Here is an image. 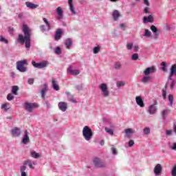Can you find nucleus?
Returning <instances> with one entry per match:
<instances>
[{"label": "nucleus", "mask_w": 176, "mask_h": 176, "mask_svg": "<svg viewBox=\"0 0 176 176\" xmlns=\"http://www.w3.org/2000/svg\"><path fill=\"white\" fill-rule=\"evenodd\" d=\"M143 13H145L146 14H149L151 12L149 11V6H146L143 10Z\"/></svg>", "instance_id": "44"}, {"label": "nucleus", "mask_w": 176, "mask_h": 176, "mask_svg": "<svg viewBox=\"0 0 176 176\" xmlns=\"http://www.w3.org/2000/svg\"><path fill=\"white\" fill-rule=\"evenodd\" d=\"M140 50V47L138 45H135L133 47V51L134 52H138Z\"/></svg>", "instance_id": "62"}, {"label": "nucleus", "mask_w": 176, "mask_h": 176, "mask_svg": "<svg viewBox=\"0 0 176 176\" xmlns=\"http://www.w3.org/2000/svg\"><path fill=\"white\" fill-rule=\"evenodd\" d=\"M82 135L86 141H90L93 138V131L89 126H84L82 129Z\"/></svg>", "instance_id": "3"}, {"label": "nucleus", "mask_w": 176, "mask_h": 176, "mask_svg": "<svg viewBox=\"0 0 176 176\" xmlns=\"http://www.w3.org/2000/svg\"><path fill=\"white\" fill-rule=\"evenodd\" d=\"M143 23L147 24V23H153V16L152 15H148V16H144Z\"/></svg>", "instance_id": "21"}, {"label": "nucleus", "mask_w": 176, "mask_h": 176, "mask_svg": "<svg viewBox=\"0 0 176 176\" xmlns=\"http://www.w3.org/2000/svg\"><path fill=\"white\" fill-rule=\"evenodd\" d=\"M113 155H118V152L116 151V148L115 147L111 148Z\"/></svg>", "instance_id": "58"}, {"label": "nucleus", "mask_w": 176, "mask_h": 176, "mask_svg": "<svg viewBox=\"0 0 176 176\" xmlns=\"http://www.w3.org/2000/svg\"><path fill=\"white\" fill-rule=\"evenodd\" d=\"M1 109H4V111H8V109H9V108H8V104L5 103L2 104Z\"/></svg>", "instance_id": "54"}, {"label": "nucleus", "mask_w": 176, "mask_h": 176, "mask_svg": "<svg viewBox=\"0 0 176 176\" xmlns=\"http://www.w3.org/2000/svg\"><path fill=\"white\" fill-rule=\"evenodd\" d=\"M25 170H27V166H25V164L21 166V168H20L21 173H25Z\"/></svg>", "instance_id": "50"}, {"label": "nucleus", "mask_w": 176, "mask_h": 176, "mask_svg": "<svg viewBox=\"0 0 176 176\" xmlns=\"http://www.w3.org/2000/svg\"><path fill=\"white\" fill-rule=\"evenodd\" d=\"M126 49L128 50H131L133 49V43H128L126 44Z\"/></svg>", "instance_id": "51"}, {"label": "nucleus", "mask_w": 176, "mask_h": 176, "mask_svg": "<svg viewBox=\"0 0 176 176\" xmlns=\"http://www.w3.org/2000/svg\"><path fill=\"white\" fill-rule=\"evenodd\" d=\"M0 42H3L6 44L9 43V41L6 40L3 36H0Z\"/></svg>", "instance_id": "48"}, {"label": "nucleus", "mask_w": 176, "mask_h": 176, "mask_svg": "<svg viewBox=\"0 0 176 176\" xmlns=\"http://www.w3.org/2000/svg\"><path fill=\"white\" fill-rule=\"evenodd\" d=\"M93 163L95 167H105V164L101 161L99 158H94Z\"/></svg>", "instance_id": "10"}, {"label": "nucleus", "mask_w": 176, "mask_h": 176, "mask_svg": "<svg viewBox=\"0 0 176 176\" xmlns=\"http://www.w3.org/2000/svg\"><path fill=\"white\" fill-rule=\"evenodd\" d=\"M106 133H108V134H110V135H113V130L108 128V127H106L104 129Z\"/></svg>", "instance_id": "39"}, {"label": "nucleus", "mask_w": 176, "mask_h": 176, "mask_svg": "<svg viewBox=\"0 0 176 176\" xmlns=\"http://www.w3.org/2000/svg\"><path fill=\"white\" fill-rule=\"evenodd\" d=\"M17 91H19V87L12 86V93L14 94V96H17Z\"/></svg>", "instance_id": "34"}, {"label": "nucleus", "mask_w": 176, "mask_h": 176, "mask_svg": "<svg viewBox=\"0 0 176 176\" xmlns=\"http://www.w3.org/2000/svg\"><path fill=\"white\" fill-rule=\"evenodd\" d=\"M28 83H29V85H33L34 84V79L33 78H30L28 80Z\"/></svg>", "instance_id": "61"}, {"label": "nucleus", "mask_w": 176, "mask_h": 176, "mask_svg": "<svg viewBox=\"0 0 176 176\" xmlns=\"http://www.w3.org/2000/svg\"><path fill=\"white\" fill-rule=\"evenodd\" d=\"M58 107L62 112H65L68 108V104L65 102H60L58 104Z\"/></svg>", "instance_id": "17"}, {"label": "nucleus", "mask_w": 176, "mask_h": 176, "mask_svg": "<svg viewBox=\"0 0 176 176\" xmlns=\"http://www.w3.org/2000/svg\"><path fill=\"white\" fill-rule=\"evenodd\" d=\"M124 133L128 138H130V134H134L135 131L133 130L131 128H129L125 129Z\"/></svg>", "instance_id": "28"}, {"label": "nucleus", "mask_w": 176, "mask_h": 176, "mask_svg": "<svg viewBox=\"0 0 176 176\" xmlns=\"http://www.w3.org/2000/svg\"><path fill=\"white\" fill-rule=\"evenodd\" d=\"M21 176H28L25 172H21Z\"/></svg>", "instance_id": "64"}, {"label": "nucleus", "mask_w": 176, "mask_h": 176, "mask_svg": "<svg viewBox=\"0 0 176 176\" xmlns=\"http://www.w3.org/2000/svg\"><path fill=\"white\" fill-rule=\"evenodd\" d=\"M144 5H146V6H150L149 1L148 0H143Z\"/></svg>", "instance_id": "57"}, {"label": "nucleus", "mask_w": 176, "mask_h": 176, "mask_svg": "<svg viewBox=\"0 0 176 176\" xmlns=\"http://www.w3.org/2000/svg\"><path fill=\"white\" fill-rule=\"evenodd\" d=\"M30 142V132L25 130L22 138V144L27 145Z\"/></svg>", "instance_id": "8"}, {"label": "nucleus", "mask_w": 176, "mask_h": 176, "mask_svg": "<svg viewBox=\"0 0 176 176\" xmlns=\"http://www.w3.org/2000/svg\"><path fill=\"white\" fill-rule=\"evenodd\" d=\"M30 156H32L34 159H39V157H41L39 153H36V151L34 150L30 151Z\"/></svg>", "instance_id": "29"}, {"label": "nucleus", "mask_w": 176, "mask_h": 176, "mask_svg": "<svg viewBox=\"0 0 176 176\" xmlns=\"http://www.w3.org/2000/svg\"><path fill=\"white\" fill-rule=\"evenodd\" d=\"M143 133L145 134V135H148V134H151V129L149 127H146L143 129Z\"/></svg>", "instance_id": "37"}, {"label": "nucleus", "mask_w": 176, "mask_h": 176, "mask_svg": "<svg viewBox=\"0 0 176 176\" xmlns=\"http://www.w3.org/2000/svg\"><path fill=\"white\" fill-rule=\"evenodd\" d=\"M151 31H153V32H154L155 33V39H157V38H159V34H157V28H156V26H155V25H151Z\"/></svg>", "instance_id": "30"}, {"label": "nucleus", "mask_w": 176, "mask_h": 176, "mask_svg": "<svg viewBox=\"0 0 176 176\" xmlns=\"http://www.w3.org/2000/svg\"><path fill=\"white\" fill-rule=\"evenodd\" d=\"M126 85V82L124 81H118L117 82V87L118 89H120V87L125 86Z\"/></svg>", "instance_id": "35"}, {"label": "nucleus", "mask_w": 176, "mask_h": 176, "mask_svg": "<svg viewBox=\"0 0 176 176\" xmlns=\"http://www.w3.org/2000/svg\"><path fill=\"white\" fill-rule=\"evenodd\" d=\"M75 89H76V90H78V91H80L83 90V87L82 85H76L75 87Z\"/></svg>", "instance_id": "53"}, {"label": "nucleus", "mask_w": 176, "mask_h": 176, "mask_svg": "<svg viewBox=\"0 0 176 176\" xmlns=\"http://www.w3.org/2000/svg\"><path fill=\"white\" fill-rule=\"evenodd\" d=\"M45 104H46L47 108L51 107L50 102H49V101H45Z\"/></svg>", "instance_id": "63"}, {"label": "nucleus", "mask_w": 176, "mask_h": 176, "mask_svg": "<svg viewBox=\"0 0 176 176\" xmlns=\"http://www.w3.org/2000/svg\"><path fill=\"white\" fill-rule=\"evenodd\" d=\"M65 45L66 46V49H71V46H72V38H67L65 41Z\"/></svg>", "instance_id": "25"}, {"label": "nucleus", "mask_w": 176, "mask_h": 176, "mask_svg": "<svg viewBox=\"0 0 176 176\" xmlns=\"http://www.w3.org/2000/svg\"><path fill=\"white\" fill-rule=\"evenodd\" d=\"M67 98H68L69 101H71V102L76 103V100L74 98L73 95L71 94Z\"/></svg>", "instance_id": "43"}, {"label": "nucleus", "mask_w": 176, "mask_h": 176, "mask_svg": "<svg viewBox=\"0 0 176 176\" xmlns=\"http://www.w3.org/2000/svg\"><path fill=\"white\" fill-rule=\"evenodd\" d=\"M69 10L72 12V14H76V11H75V7H74L73 0H68Z\"/></svg>", "instance_id": "22"}, {"label": "nucleus", "mask_w": 176, "mask_h": 176, "mask_svg": "<svg viewBox=\"0 0 176 176\" xmlns=\"http://www.w3.org/2000/svg\"><path fill=\"white\" fill-rule=\"evenodd\" d=\"M152 35V33L149 30L146 29L144 30V34H142V36H145L146 38H150V36Z\"/></svg>", "instance_id": "32"}, {"label": "nucleus", "mask_w": 176, "mask_h": 176, "mask_svg": "<svg viewBox=\"0 0 176 176\" xmlns=\"http://www.w3.org/2000/svg\"><path fill=\"white\" fill-rule=\"evenodd\" d=\"M54 53L56 54H61V48H60V47H57L56 48H55Z\"/></svg>", "instance_id": "46"}, {"label": "nucleus", "mask_w": 176, "mask_h": 176, "mask_svg": "<svg viewBox=\"0 0 176 176\" xmlns=\"http://www.w3.org/2000/svg\"><path fill=\"white\" fill-rule=\"evenodd\" d=\"M139 56L138 54H133L131 56V60L133 61H137V59L138 58Z\"/></svg>", "instance_id": "42"}, {"label": "nucleus", "mask_w": 176, "mask_h": 176, "mask_svg": "<svg viewBox=\"0 0 176 176\" xmlns=\"http://www.w3.org/2000/svg\"><path fill=\"white\" fill-rule=\"evenodd\" d=\"M61 34H63V31H61V29H58L55 34V41H60V39H61Z\"/></svg>", "instance_id": "23"}, {"label": "nucleus", "mask_w": 176, "mask_h": 176, "mask_svg": "<svg viewBox=\"0 0 176 176\" xmlns=\"http://www.w3.org/2000/svg\"><path fill=\"white\" fill-rule=\"evenodd\" d=\"M169 147L170 149H172L173 151H176V143H173L171 144V143L169 144Z\"/></svg>", "instance_id": "45"}, {"label": "nucleus", "mask_w": 176, "mask_h": 176, "mask_svg": "<svg viewBox=\"0 0 176 176\" xmlns=\"http://www.w3.org/2000/svg\"><path fill=\"white\" fill-rule=\"evenodd\" d=\"M112 16L114 21H118L119 17H120V13L119 12V11L116 10L113 11Z\"/></svg>", "instance_id": "24"}, {"label": "nucleus", "mask_w": 176, "mask_h": 176, "mask_svg": "<svg viewBox=\"0 0 176 176\" xmlns=\"http://www.w3.org/2000/svg\"><path fill=\"white\" fill-rule=\"evenodd\" d=\"M8 32L10 34V35H13L14 29H13V28H8Z\"/></svg>", "instance_id": "55"}, {"label": "nucleus", "mask_w": 176, "mask_h": 176, "mask_svg": "<svg viewBox=\"0 0 176 176\" xmlns=\"http://www.w3.org/2000/svg\"><path fill=\"white\" fill-rule=\"evenodd\" d=\"M24 107L28 112H32V111H34V108H36V104L26 102L24 103Z\"/></svg>", "instance_id": "7"}, {"label": "nucleus", "mask_w": 176, "mask_h": 176, "mask_svg": "<svg viewBox=\"0 0 176 176\" xmlns=\"http://www.w3.org/2000/svg\"><path fill=\"white\" fill-rule=\"evenodd\" d=\"M166 135H171L173 134V131H171V130H166Z\"/></svg>", "instance_id": "59"}, {"label": "nucleus", "mask_w": 176, "mask_h": 176, "mask_svg": "<svg viewBox=\"0 0 176 176\" xmlns=\"http://www.w3.org/2000/svg\"><path fill=\"white\" fill-rule=\"evenodd\" d=\"M133 145H134V140H130L129 142V146L131 147Z\"/></svg>", "instance_id": "60"}, {"label": "nucleus", "mask_w": 176, "mask_h": 176, "mask_svg": "<svg viewBox=\"0 0 176 176\" xmlns=\"http://www.w3.org/2000/svg\"><path fill=\"white\" fill-rule=\"evenodd\" d=\"M100 49L101 48L100 47V46L95 47L94 48V54H97L100 53Z\"/></svg>", "instance_id": "41"}, {"label": "nucleus", "mask_w": 176, "mask_h": 176, "mask_svg": "<svg viewBox=\"0 0 176 176\" xmlns=\"http://www.w3.org/2000/svg\"><path fill=\"white\" fill-rule=\"evenodd\" d=\"M166 96H167V91L165 88V89H162V97H163L164 100H166Z\"/></svg>", "instance_id": "49"}, {"label": "nucleus", "mask_w": 176, "mask_h": 176, "mask_svg": "<svg viewBox=\"0 0 176 176\" xmlns=\"http://www.w3.org/2000/svg\"><path fill=\"white\" fill-rule=\"evenodd\" d=\"M11 133L13 135V137H20L21 135V129L19 127H14L13 129H12Z\"/></svg>", "instance_id": "14"}, {"label": "nucleus", "mask_w": 176, "mask_h": 176, "mask_svg": "<svg viewBox=\"0 0 176 176\" xmlns=\"http://www.w3.org/2000/svg\"><path fill=\"white\" fill-rule=\"evenodd\" d=\"M99 89L103 97H108L109 96V90H108V85L105 83H102L99 85Z\"/></svg>", "instance_id": "5"}, {"label": "nucleus", "mask_w": 176, "mask_h": 176, "mask_svg": "<svg viewBox=\"0 0 176 176\" xmlns=\"http://www.w3.org/2000/svg\"><path fill=\"white\" fill-rule=\"evenodd\" d=\"M52 89H54V90H56V91H58V90H60L58 82H57V80H56V78L52 79Z\"/></svg>", "instance_id": "19"}, {"label": "nucleus", "mask_w": 176, "mask_h": 176, "mask_svg": "<svg viewBox=\"0 0 176 176\" xmlns=\"http://www.w3.org/2000/svg\"><path fill=\"white\" fill-rule=\"evenodd\" d=\"M154 72H156V68L155 67V66L147 67L144 71V74L145 76H148V75H149L151 74H153Z\"/></svg>", "instance_id": "15"}, {"label": "nucleus", "mask_w": 176, "mask_h": 176, "mask_svg": "<svg viewBox=\"0 0 176 176\" xmlns=\"http://www.w3.org/2000/svg\"><path fill=\"white\" fill-rule=\"evenodd\" d=\"M161 65L162 71H164V72H167V65H166V63L164 62H162L161 63Z\"/></svg>", "instance_id": "38"}, {"label": "nucleus", "mask_w": 176, "mask_h": 176, "mask_svg": "<svg viewBox=\"0 0 176 176\" xmlns=\"http://www.w3.org/2000/svg\"><path fill=\"white\" fill-rule=\"evenodd\" d=\"M32 64L34 68H38L40 69L42 68H46V67L49 65V63H47V61H43L38 63H36L35 61H32Z\"/></svg>", "instance_id": "6"}, {"label": "nucleus", "mask_w": 176, "mask_h": 176, "mask_svg": "<svg viewBox=\"0 0 176 176\" xmlns=\"http://www.w3.org/2000/svg\"><path fill=\"white\" fill-rule=\"evenodd\" d=\"M40 30L42 32H45V31H46V27L44 25H41L40 26Z\"/></svg>", "instance_id": "56"}, {"label": "nucleus", "mask_w": 176, "mask_h": 176, "mask_svg": "<svg viewBox=\"0 0 176 176\" xmlns=\"http://www.w3.org/2000/svg\"><path fill=\"white\" fill-rule=\"evenodd\" d=\"M168 100L170 102V106L173 107V102L174 101V96H173V95H169Z\"/></svg>", "instance_id": "40"}, {"label": "nucleus", "mask_w": 176, "mask_h": 176, "mask_svg": "<svg viewBox=\"0 0 176 176\" xmlns=\"http://www.w3.org/2000/svg\"><path fill=\"white\" fill-rule=\"evenodd\" d=\"M171 175L172 176H176V164L174 165V166L172 168Z\"/></svg>", "instance_id": "47"}, {"label": "nucleus", "mask_w": 176, "mask_h": 176, "mask_svg": "<svg viewBox=\"0 0 176 176\" xmlns=\"http://www.w3.org/2000/svg\"><path fill=\"white\" fill-rule=\"evenodd\" d=\"M24 164L26 166H28L30 168H32V170H34V168H35L34 166H36V162L31 160H28L24 162Z\"/></svg>", "instance_id": "18"}, {"label": "nucleus", "mask_w": 176, "mask_h": 176, "mask_svg": "<svg viewBox=\"0 0 176 176\" xmlns=\"http://www.w3.org/2000/svg\"><path fill=\"white\" fill-rule=\"evenodd\" d=\"M27 60H19L16 63V69L19 72H27Z\"/></svg>", "instance_id": "4"}, {"label": "nucleus", "mask_w": 176, "mask_h": 176, "mask_svg": "<svg viewBox=\"0 0 176 176\" xmlns=\"http://www.w3.org/2000/svg\"><path fill=\"white\" fill-rule=\"evenodd\" d=\"M47 90H49V88L47 87V84H43L41 85V97L43 100H45L46 97V93H47Z\"/></svg>", "instance_id": "9"}, {"label": "nucleus", "mask_w": 176, "mask_h": 176, "mask_svg": "<svg viewBox=\"0 0 176 176\" xmlns=\"http://www.w3.org/2000/svg\"><path fill=\"white\" fill-rule=\"evenodd\" d=\"M56 12L57 14V20H62L63 17H64V11H63V8L61 7H58Z\"/></svg>", "instance_id": "13"}, {"label": "nucleus", "mask_w": 176, "mask_h": 176, "mask_svg": "<svg viewBox=\"0 0 176 176\" xmlns=\"http://www.w3.org/2000/svg\"><path fill=\"white\" fill-rule=\"evenodd\" d=\"M162 170L163 168L160 164H157L154 168V174L156 176H159L162 175Z\"/></svg>", "instance_id": "12"}, {"label": "nucleus", "mask_w": 176, "mask_h": 176, "mask_svg": "<svg viewBox=\"0 0 176 176\" xmlns=\"http://www.w3.org/2000/svg\"><path fill=\"white\" fill-rule=\"evenodd\" d=\"M135 100L136 104L139 105V107H141V108H144L145 107L144 100H142V98H141V96H136Z\"/></svg>", "instance_id": "20"}, {"label": "nucleus", "mask_w": 176, "mask_h": 176, "mask_svg": "<svg viewBox=\"0 0 176 176\" xmlns=\"http://www.w3.org/2000/svg\"><path fill=\"white\" fill-rule=\"evenodd\" d=\"M67 74H69L70 75H79L80 74V71L79 69H72V66H69V68L67 70Z\"/></svg>", "instance_id": "16"}, {"label": "nucleus", "mask_w": 176, "mask_h": 176, "mask_svg": "<svg viewBox=\"0 0 176 176\" xmlns=\"http://www.w3.org/2000/svg\"><path fill=\"white\" fill-rule=\"evenodd\" d=\"M174 76H176V63L170 67V75L167 82L168 86H170L171 90L174 89V86H175L176 83V79L174 78Z\"/></svg>", "instance_id": "2"}, {"label": "nucleus", "mask_w": 176, "mask_h": 176, "mask_svg": "<svg viewBox=\"0 0 176 176\" xmlns=\"http://www.w3.org/2000/svg\"><path fill=\"white\" fill-rule=\"evenodd\" d=\"M141 82H142V83H149V82H152V77L149 76H145L142 78Z\"/></svg>", "instance_id": "26"}, {"label": "nucleus", "mask_w": 176, "mask_h": 176, "mask_svg": "<svg viewBox=\"0 0 176 176\" xmlns=\"http://www.w3.org/2000/svg\"><path fill=\"white\" fill-rule=\"evenodd\" d=\"M43 20L44 23H45L46 26L47 27V31H50V30H52V25L49 22V21H47L46 18H43Z\"/></svg>", "instance_id": "31"}, {"label": "nucleus", "mask_w": 176, "mask_h": 176, "mask_svg": "<svg viewBox=\"0 0 176 176\" xmlns=\"http://www.w3.org/2000/svg\"><path fill=\"white\" fill-rule=\"evenodd\" d=\"M168 112H170V110L168 109H165L162 111V116L164 120H166V118H167V115H168Z\"/></svg>", "instance_id": "33"}, {"label": "nucleus", "mask_w": 176, "mask_h": 176, "mask_svg": "<svg viewBox=\"0 0 176 176\" xmlns=\"http://www.w3.org/2000/svg\"><path fill=\"white\" fill-rule=\"evenodd\" d=\"M25 5L27 6V8H29V9H36V8H38V6H39L38 5L36 4H34L31 2H25Z\"/></svg>", "instance_id": "27"}, {"label": "nucleus", "mask_w": 176, "mask_h": 176, "mask_svg": "<svg viewBox=\"0 0 176 176\" xmlns=\"http://www.w3.org/2000/svg\"><path fill=\"white\" fill-rule=\"evenodd\" d=\"M22 30L24 36H23V34H19L18 42L22 44L25 43V47L27 49H30V47H31V35H32L31 29H30L27 25L24 24L23 25Z\"/></svg>", "instance_id": "1"}, {"label": "nucleus", "mask_w": 176, "mask_h": 176, "mask_svg": "<svg viewBox=\"0 0 176 176\" xmlns=\"http://www.w3.org/2000/svg\"><path fill=\"white\" fill-rule=\"evenodd\" d=\"M121 67H122V63H120V62H116L114 63L115 69H120Z\"/></svg>", "instance_id": "36"}, {"label": "nucleus", "mask_w": 176, "mask_h": 176, "mask_svg": "<svg viewBox=\"0 0 176 176\" xmlns=\"http://www.w3.org/2000/svg\"><path fill=\"white\" fill-rule=\"evenodd\" d=\"M13 98H14V96L12 94H9L7 96V99L8 100V101H12Z\"/></svg>", "instance_id": "52"}, {"label": "nucleus", "mask_w": 176, "mask_h": 176, "mask_svg": "<svg viewBox=\"0 0 176 176\" xmlns=\"http://www.w3.org/2000/svg\"><path fill=\"white\" fill-rule=\"evenodd\" d=\"M147 112H148L150 115H155V113L157 112V107H156V104L150 105L148 107Z\"/></svg>", "instance_id": "11"}]
</instances>
